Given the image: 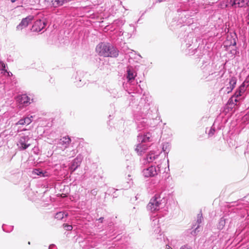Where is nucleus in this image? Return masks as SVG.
Returning a JSON list of instances; mask_svg holds the SVG:
<instances>
[{
	"label": "nucleus",
	"mask_w": 249,
	"mask_h": 249,
	"mask_svg": "<svg viewBox=\"0 0 249 249\" xmlns=\"http://www.w3.org/2000/svg\"><path fill=\"white\" fill-rule=\"evenodd\" d=\"M165 197V194L163 191L157 192L148 204L147 210L151 212L159 211L166 203V200Z\"/></svg>",
	"instance_id": "1"
},
{
	"label": "nucleus",
	"mask_w": 249,
	"mask_h": 249,
	"mask_svg": "<svg viewBox=\"0 0 249 249\" xmlns=\"http://www.w3.org/2000/svg\"><path fill=\"white\" fill-rule=\"evenodd\" d=\"M96 51L100 56L104 57H117L119 55L118 50L109 43L99 44L96 48Z\"/></svg>",
	"instance_id": "2"
},
{
	"label": "nucleus",
	"mask_w": 249,
	"mask_h": 249,
	"mask_svg": "<svg viewBox=\"0 0 249 249\" xmlns=\"http://www.w3.org/2000/svg\"><path fill=\"white\" fill-rule=\"evenodd\" d=\"M160 169L159 165L157 166H151L148 168H145L142 171L143 176L145 178L154 177L158 174Z\"/></svg>",
	"instance_id": "3"
},
{
	"label": "nucleus",
	"mask_w": 249,
	"mask_h": 249,
	"mask_svg": "<svg viewBox=\"0 0 249 249\" xmlns=\"http://www.w3.org/2000/svg\"><path fill=\"white\" fill-rule=\"evenodd\" d=\"M29 140L30 137L29 136L24 135L21 136L17 142L18 148L20 150L26 149L31 145V144L29 143Z\"/></svg>",
	"instance_id": "4"
},
{
	"label": "nucleus",
	"mask_w": 249,
	"mask_h": 249,
	"mask_svg": "<svg viewBox=\"0 0 249 249\" xmlns=\"http://www.w3.org/2000/svg\"><path fill=\"white\" fill-rule=\"evenodd\" d=\"M46 25V19L36 20L32 26L31 30L35 32H39L45 27Z\"/></svg>",
	"instance_id": "5"
},
{
	"label": "nucleus",
	"mask_w": 249,
	"mask_h": 249,
	"mask_svg": "<svg viewBox=\"0 0 249 249\" xmlns=\"http://www.w3.org/2000/svg\"><path fill=\"white\" fill-rule=\"evenodd\" d=\"M34 19V16L30 15L22 19L20 23L17 26V30H21L26 28Z\"/></svg>",
	"instance_id": "6"
},
{
	"label": "nucleus",
	"mask_w": 249,
	"mask_h": 249,
	"mask_svg": "<svg viewBox=\"0 0 249 249\" xmlns=\"http://www.w3.org/2000/svg\"><path fill=\"white\" fill-rule=\"evenodd\" d=\"M71 142V140L70 137L68 136L64 137L60 139L57 143V145L59 147L64 150L69 146Z\"/></svg>",
	"instance_id": "7"
},
{
	"label": "nucleus",
	"mask_w": 249,
	"mask_h": 249,
	"mask_svg": "<svg viewBox=\"0 0 249 249\" xmlns=\"http://www.w3.org/2000/svg\"><path fill=\"white\" fill-rule=\"evenodd\" d=\"M203 220V218L202 216V213H198L197 214V221H196L197 226L195 228L196 225H194V227H193V228H195V229L191 232V233L192 235H196L198 232H199L200 231L201 228H200V226L199 225L202 223Z\"/></svg>",
	"instance_id": "8"
},
{
	"label": "nucleus",
	"mask_w": 249,
	"mask_h": 249,
	"mask_svg": "<svg viewBox=\"0 0 249 249\" xmlns=\"http://www.w3.org/2000/svg\"><path fill=\"white\" fill-rule=\"evenodd\" d=\"M82 160V159L80 157L77 156L72 160L69 166V169L71 171V173L73 172L78 167L80 166Z\"/></svg>",
	"instance_id": "9"
},
{
	"label": "nucleus",
	"mask_w": 249,
	"mask_h": 249,
	"mask_svg": "<svg viewBox=\"0 0 249 249\" xmlns=\"http://www.w3.org/2000/svg\"><path fill=\"white\" fill-rule=\"evenodd\" d=\"M138 141L139 142L145 143L152 141V135L150 133H146L143 135L139 134L138 136Z\"/></svg>",
	"instance_id": "10"
},
{
	"label": "nucleus",
	"mask_w": 249,
	"mask_h": 249,
	"mask_svg": "<svg viewBox=\"0 0 249 249\" xmlns=\"http://www.w3.org/2000/svg\"><path fill=\"white\" fill-rule=\"evenodd\" d=\"M148 146L144 143H139L137 145L135 150L139 155H142L147 150Z\"/></svg>",
	"instance_id": "11"
},
{
	"label": "nucleus",
	"mask_w": 249,
	"mask_h": 249,
	"mask_svg": "<svg viewBox=\"0 0 249 249\" xmlns=\"http://www.w3.org/2000/svg\"><path fill=\"white\" fill-rule=\"evenodd\" d=\"M227 40L226 42L227 46L235 47L236 48V40L237 39V36L235 34L233 36H228Z\"/></svg>",
	"instance_id": "12"
},
{
	"label": "nucleus",
	"mask_w": 249,
	"mask_h": 249,
	"mask_svg": "<svg viewBox=\"0 0 249 249\" xmlns=\"http://www.w3.org/2000/svg\"><path fill=\"white\" fill-rule=\"evenodd\" d=\"M17 101L22 105H26L29 103L30 98L26 94H22L17 97Z\"/></svg>",
	"instance_id": "13"
},
{
	"label": "nucleus",
	"mask_w": 249,
	"mask_h": 249,
	"mask_svg": "<svg viewBox=\"0 0 249 249\" xmlns=\"http://www.w3.org/2000/svg\"><path fill=\"white\" fill-rule=\"evenodd\" d=\"M48 2H51V4L54 7H57L66 3L65 0H47Z\"/></svg>",
	"instance_id": "14"
},
{
	"label": "nucleus",
	"mask_w": 249,
	"mask_h": 249,
	"mask_svg": "<svg viewBox=\"0 0 249 249\" xmlns=\"http://www.w3.org/2000/svg\"><path fill=\"white\" fill-rule=\"evenodd\" d=\"M159 156V154H155V153L151 151L147 155L145 160L147 161V162H151L157 159Z\"/></svg>",
	"instance_id": "15"
},
{
	"label": "nucleus",
	"mask_w": 249,
	"mask_h": 249,
	"mask_svg": "<svg viewBox=\"0 0 249 249\" xmlns=\"http://www.w3.org/2000/svg\"><path fill=\"white\" fill-rule=\"evenodd\" d=\"M33 173L36 175L39 176L41 177H46L49 176V174L47 172H43L40 169H35L33 170Z\"/></svg>",
	"instance_id": "16"
},
{
	"label": "nucleus",
	"mask_w": 249,
	"mask_h": 249,
	"mask_svg": "<svg viewBox=\"0 0 249 249\" xmlns=\"http://www.w3.org/2000/svg\"><path fill=\"white\" fill-rule=\"evenodd\" d=\"M127 78L128 81L134 79L136 76L135 72L130 68H128L127 70Z\"/></svg>",
	"instance_id": "17"
},
{
	"label": "nucleus",
	"mask_w": 249,
	"mask_h": 249,
	"mask_svg": "<svg viewBox=\"0 0 249 249\" xmlns=\"http://www.w3.org/2000/svg\"><path fill=\"white\" fill-rule=\"evenodd\" d=\"M236 83V80L235 77H231L229 82L230 87H228L227 89H229L228 92L231 91L234 88L235 85Z\"/></svg>",
	"instance_id": "18"
},
{
	"label": "nucleus",
	"mask_w": 249,
	"mask_h": 249,
	"mask_svg": "<svg viewBox=\"0 0 249 249\" xmlns=\"http://www.w3.org/2000/svg\"><path fill=\"white\" fill-rule=\"evenodd\" d=\"M137 128L139 130H142L144 128H145L147 124L146 123V122L144 119H142V120H141L137 123Z\"/></svg>",
	"instance_id": "19"
},
{
	"label": "nucleus",
	"mask_w": 249,
	"mask_h": 249,
	"mask_svg": "<svg viewBox=\"0 0 249 249\" xmlns=\"http://www.w3.org/2000/svg\"><path fill=\"white\" fill-rule=\"evenodd\" d=\"M68 216V213L66 212H59L56 213L55 218L56 219L61 220L64 217H67Z\"/></svg>",
	"instance_id": "20"
},
{
	"label": "nucleus",
	"mask_w": 249,
	"mask_h": 249,
	"mask_svg": "<svg viewBox=\"0 0 249 249\" xmlns=\"http://www.w3.org/2000/svg\"><path fill=\"white\" fill-rule=\"evenodd\" d=\"M225 223H226L225 218H224V217H222L219 220V223L217 225V228L220 230H222L225 225Z\"/></svg>",
	"instance_id": "21"
},
{
	"label": "nucleus",
	"mask_w": 249,
	"mask_h": 249,
	"mask_svg": "<svg viewBox=\"0 0 249 249\" xmlns=\"http://www.w3.org/2000/svg\"><path fill=\"white\" fill-rule=\"evenodd\" d=\"M238 6L243 7L247 5L249 6V0H241L237 2Z\"/></svg>",
	"instance_id": "22"
},
{
	"label": "nucleus",
	"mask_w": 249,
	"mask_h": 249,
	"mask_svg": "<svg viewBox=\"0 0 249 249\" xmlns=\"http://www.w3.org/2000/svg\"><path fill=\"white\" fill-rule=\"evenodd\" d=\"M162 151L165 153L167 154L169 151L170 144L168 143H163L162 145Z\"/></svg>",
	"instance_id": "23"
},
{
	"label": "nucleus",
	"mask_w": 249,
	"mask_h": 249,
	"mask_svg": "<svg viewBox=\"0 0 249 249\" xmlns=\"http://www.w3.org/2000/svg\"><path fill=\"white\" fill-rule=\"evenodd\" d=\"M228 0H224L220 2L218 7L221 9H224L228 6Z\"/></svg>",
	"instance_id": "24"
},
{
	"label": "nucleus",
	"mask_w": 249,
	"mask_h": 249,
	"mask_svg": "<svg viewBox=\"0 0 249 249\" xmlns=\"http://www.w3.org/2000/svg\"><path fill=\"white\" fill-rule=\"evenodd\" d=\"M32 118H33L32 116L24 118V121H25V124H26V125L29 124L32 122Z\"/></svg>",
	"instance_id": "25"
},
{
	"label": "nucleus",
	"mask_w": 249,
	"mask_h": 249,
	"mask_svg": "<svg viewBox=\"0 0 249 249\" xmlns=\"http://www.w3.org/2000/svg\"><path fill=\"white\" fill-rule=\"evenodd\" d=\"M214 132H215V128L213 125L211 127V128H210V129L208 132L209 136L211 137V136H213V135L214 133Z\"/></svg>",
	"instance_id": "26"
},
{
	"label": "nucleus",
	"mask_w": 249,
	"mask_h": 249,
	"mask_svg": "<svg viewBox=\"0 0 249 249\" xmlns=\"http://www.w3.org/2000/svg\"><path fill=\"white\" fill-rule=\"evenodd\" d=\"M110 93L112 97L115 98L117 95V91L116 89H113L111 90V91H110Z\"/></svg>",
	"instance_id": "27"
},
{
	"label": "nucleus",
	"mask_w": 249,
	"mask_h": 249,
	"mask_svg": "<svg viewBox=\"0 0 249 249\" xmlns=\"http://www.w3.org/2000/svg\"><path fill=\"white\" fill-rule=\"evenodd\" d=\"M64 227L65 228V229L67 231H71L72 229V226L68 225L67 224H64Z\"/></svg>",
	"instance_id": "28"
},
{
	"label": "nucleus",
	"mask_w": 249,
	"mask_h": 249,
	"mask_svg": "<svg viewBox=\"0 0 249 249\" xmlns=\"http://www.w3.org/2000/svg\"><path fill=\"white\" fill-rule=\"evenodd\" d=\"M244 88H245L244 86H241L240 87L239 89V93H237V96L241 95V93L242 92H243V91L244 90Z\"/></svg>",
	"instance_id": "29"
},
{
	"label": "nucleus",
	"mask_w": 249,
	"mask_h": 249,
	"mask_svg": "<svg viewBox=\"0 0 249 249\" xmlns=\"http://www.w3.org/2000/svg\"><path fill=\"white\" fill-rule=\"evenodd\" d=\"M17 125L18 124H20V125H24L25 124V121H24V118L20 119L18 123L16 124Z\"/></svg>",
	"instance_id": "30"
},
{
	"label": "nucleus",
	"mask_w": 249,
	"mask_h": 249,
	"mask_svg": "<svg viewBox=\"0 0 249 249\" xmlns=\"http://www.w3.org/2000/svg\"><path fill=\"white\" fill-rule=\"evenodd\" d=\"M180 249H192V248L190 246L186 245L182 246Z\"/></svg>",
	"instance_id": "31"
},
{
	"label": "nucleus",
	"mask_w": 249,
	"mask_h": 249,
	"mask_svg": "<svg viewBox=\"0 0 249 249\" xmlns=\"http://www.w3.org/2000/svg\"><path fill=\"white\" fill-rule=\"evenodd\" d=\"M49 249H57V248L55 245L52 244L49 246Z\"/></svg>",
	"instance_id": "32"
},
{
	"label": "nucleus",
	"mask_w": 249,
	"mask_h": 249,
	"mask_svg": "<svg viewBox=\"0 0 249 249\" xmlns=\"http://www.w3.org/2000/svg\"><path fill=\"white\" fill-rule=\"evenodd\" d=\"M91 194L94 196H95L97 194V191L95 190H92L91 191Z\"/></svg>",
	"instance_id": "33"
},
{
	"label": "nucleus",
	"mask_w": 249,
	"mask_h": 249,
	"mask_svg": "<svg viewBox=\"0 0 249 249\" xmlns=\"http://www.w3.org/2000/svg\"><path fill=\"white\" fill-rule=\"evenodd\" d=\"M159 222V220H158L157 219H153V224H154V225H156L157 223H158Z\"/></svg>",
	"instance_id": "34"
},
{
	"label": "nucleus",
	"mask_w": 249,
	"mask_h": 249,
	"mask_svg": "<svg viewBox=\"0 0 249 249\" xmlns=\"http://www.w3.org/2000/svg\"><path fill=\"white\" fill-rule=\"evenodd\" d=\"M97 220L99 221L100 223H103V220H104V217H101L99 218L98 219H97Z\"/></svg>",
	"instance_id": "35"
},
{
	"label": "nucleus",
	"mask_w": 249,
	"mask_h": 249,
	"mask_svg": "<svg viewBox=\"0 0 249 249\" xmlns=\"http://www.w3.org/2000/svg\"><path fill=\"white\" fill-rule=\"evenodd\" d=\"M144 107H145V109H147V110H148L149 109V104H146L145 105H144Z\"/></svg>",
	"instance_id": "36"
},
{
	"label": "nucleus",
	"mask_w": 249,
	"mask_h": 249,
	"mask_svg": "<svg viewBox=\"0 0 249 249\" xmlns=\"http://www.w3.org/2000/svg\"><path fill=\"white\" fill-rule=\"evenodd\" d=\"M245 117H246V119H249V112H248V113L246 115Z\"/></svg>",
	"instance_id": "37"
},
{
	"label": "nucleus",
	"mask_w": 249,
	"mask_h": 249,
	"mask_svg": "<svg viewBox=\"0 0 249 249\" xmlns=\"http://www.w3.org/2000/svg\"><path fill=\"white\" fill-rule=\"evenodd\" d=\"M236 4H237V3H236V1H234L232 3V6H233Z\"/></svg>",
	"instance_id": "38"
},
{
	"label": "nucleus",
	"mask_w": 249,
	"mask_h": 249,
	"mask_svg": "<svg viewBox=\"0 0 249 249\" xmlns=\"http://www.w3.org/2000/svg\"><path fill=\"white\" fill-rule=\"evenodd\" d=\"M72 152H73L72 155L71 156V157H73V155H75V152L74 150H72Z\"/></svg>",
	"instance_id": "39"
},
{
	"label": "nucleus",
	"mask_w": 249,
	"mask_h": 249,
	"mask_svg": "<svg viewBox=\"0 0 249 249\" xmlns=\"http://www.w3.org/2000/svg\"><path fill=\"white\" fill-rule=\"evenodd\" d=\"M16 0H11V2H12V3L15 2L16 1Z\"/></svg>",
	"instance_id": "40"
},
{
	"label": "nucleus",
	"mask_w": 249,
	"mask_h": 249,
	"mask_svg": "<svg viewBox=\"0 0 249 249\" xmlns=\"http://www.w3.org/2000/svg\"><path fill=\"white\" fill-rule=\"evenodd\" d=\"M11 74L12 75V73L10 72V74H9V73H8V75H11Z\"/></svg>",
	"instance_id": "41"
},
{
	"label": "nucleus",
	"mask_w": 249,
	"mask_h": 249,
	"mask_svg": "<svg viewBox=\"0 0 249 249\" xmlns=\"http://www.w3.org/2000/svg\"><path fill=\"white\" fill-rule=\"evenodd\" d=\"M11 74L12 75V73L10 72V74H9V73H8V75H11Z\"/></svg>",
	"instance_id": "42"
},
{
	"label": "nucleus",
	"mask_w": 249,
	"mask_h": 249,
	"mask_svg": "<svg viewBox=\"0 0 249 249\" xmlns=\"http://www.w3.org/2000/svg\"><path fill=\"white\" fill-rule=\"evenodd\" d=\"M11 74L12 75V73L10 72V74H9V73H8V75H11Z\"/></svg>",
	"instance_id": "43"
},
{
	"label": "nucleus",
	"mask_w": 249,
	"mask_h": 249,
	"mask_svg": "<svg viewBox=\"0 0 249 249\" xmlns=\"http://www.w3.org/2000/svg\"><path fill=\"white\" fill-rule=\"evenodd\" d=\"M143 100V98H141V102H142Z\"/></svg>",
	"instance_id": "44"
}]
</instances>
